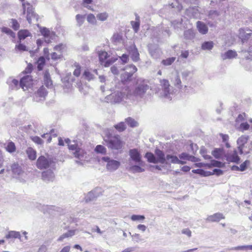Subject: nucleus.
Masks as SVG:
<instances>
[{"mask_svg": "<svg viewBox=\"0 0 252 252\" xmlns=\"http://www.w3.org/2000/svg\"><path fill=\"white\" fill-rule=\"evenodd\" d=\"M250 164V161L249 160H246L242 163H241L240 165L239 168L240 171H245L247 167V166Z\"/></svg>", "mask_w": 252, "mask_h": 252, "instance_id": "obj_59", "label": "nucleus"}, {"mask_svg": "<svg viewBox=\"0 0 252 252\" xmlns=\"http://www.w3.org/2000/svg\"><path fill=\"white\" fill-rule=\"evenodd\" d=\"M74 66L75 67V69L73 71V74L75 76L78 77L81 73V66L76 63H74Z\"/></svg>", "mask_w": 252, "mask_h": 252, "instance_id": "obj_52", "label": "nucleus"}, {"mask_svg": "<svg viewBox=\"0 0 252 252\" xmlns=\"http://www.w3.org/2000/svg\"><path fill=\"white\" fill-rule=\"evenodd\" d=\"M248 138V136L243 135L239 137L237 141V144L238 145V150L241 154H243V147L247 142Z\"/></svg>", "mask_w": 252, "mask_h": 252, "instance_id": "obj_19", "label": "nucleus"}, {"mask_svg": "<svg viewBox=\"0 0 252 252\" xmlns=\"http://www.w3.org/2000/svg\"><path fill=\"white\" fill-rule=\"evenodd\" d=\"M129 156L130 160L134 163L139 165L143 164V162L142 160V156L137 149H130L129 151Z\"/></svg>", "mask_w": 252, "mask_h": 252, "instance_id": "obj_12", "label": "nucleus"}, {"mask_svg": "<svg viewBox=\"0 0 252 252\" xmlns=\"http://www.w3.org/2000/svg\"><path fill=\"white\" fill-rule=\"evenodd\" d=\"M131 24L135 32H137L139 30L140 26L139 21H131Z\"/></svg>", "mask_w": 252, "mask_h": 252, "instance_id": "obj_57", "label": "nucleus"}, {"mask_svg": "<svg viewBox=\"0 0 252 252\" xmlns=\"http://www.w3.org/2000/svg\"><path fill=\"white\" fill-rule=\"evenodd\" d=\"M32 140L37 144H42L43 143V140L38 136H34L32 138Z\"/></svg>", "mask_w": 252, "mask_h": 252, "instance_id": "obj_64", "label": "nucleus"}, {"mask_svg": "<svg viewBox=\"0 0 252 252\" xmlns=\"http://www.w3.org/2000/svg\"><path fill=\"white\" fill-rule=\"evenodd\" d=\"M145 217L143 215H133L131 216L130 219L133 221H139L142 222L144 219Z\"/></svg>", "mask_w": 252, "mask_h": 252, "instance_id": "obj_49", "label": "nucleus"}, {"mask_svg": "<svg viewBox=\"0 0 252 252\" xmlns=\"http://www.w3.org/2000/svg\"><path fill=\"white\" fill-rule=\"evenodd\" d=\"M11 27L12 28L13 30L17 31L19 29L20 24L16 20L12 19L11 20Z\"/></svg>", "mask_w": 252, "mask_h": 252, "instance_id": "obj_54", "label": "nucleus"}, {"mask_svg": "<svg viewBox=\"0 0 252 252\" xmlns=\"http://www.w3.org/2000/svg\"><path fill=\"white\" fill-rule=\"evenodd\" d=\"M127 96V95H126L125 93L116 91L108 95L105 97V101L111 103H120L123 101L124 98Z\"/></svg>", "mask_w": 252, "mask_h": 252, "instance_id": "obj_5", "label": "nucleus"}, {"mask_svg": "<svg viewBox=\"0 0 252 252\" xmlns=\"http://www.w3.org/2000/svg\"><path fill=\"white\" fill-rule=\"evenodd\" d=\"M84 75L85 78L88 80H91L94 79V75L92 74L89 71L85 70L84 73Z\"/></svg>", "mask_w": 252, "mask_h": 252, "instance_id": "obj_60", "label": "nucleus"}, {"mask_svg": "<svg viewBox=\"0 0 252 252\" xmlns=\"http://www.w3.org/2000/svg\"><path fill=\"white\" fill-rule=\"evenodd\" d=\"M252 34V31L249 29H241L239 30V37L243 42L244 40L248 39Z\"/></svg>", "mask_w": 252, "mask_h": 252, "instance_id": "obj_17", "label": "nucleus"}, {"mask_svg": "<svg viewBox=\"0 0 252 252\" xmlns=\"http://www.w3.org/2000/svg\"><path fill=\"white\" fill-rule=\"evenodd\" d=\"M192 172L195 174H198L203 176H207L209 174L204 170L201 169H193L192 170Z\"/></svg>", "mask_w": 252, "mask_h": 252, "instance_id": "obj_55", "label": "nucleus"}, {"mask_svg": "<svg viewBox=\"0 0 252 252\" xmlns=\"http://www.w3.org/2000/svg\"><path fill=\"white\" fill-rule=\"evenodd\" d=\"M18 35L19 39V42H21L22 40L25 39L26 37L32 36L31 33L27 30H22L19 31Z\"/></svg>", "mask_w": 252, "mask_h": 252, "instance_id": "obj_27", "label": "nucleus"}, {"mask_svg": "<svg viewBox=\"0 0 252 252\" xmlns=\"http://www.w3.org/2000/svg\"><path fill=\"white\" fill-rule=\"evenodd\" d=\"M95 151L97 153L105 154L106 152V149L104 146L99 145L95 147Z\"/></svg>", "mask_w": 252, "mask_h": 252, "instance_id": "obj_51", "label": "nucleus"}, {"mask_svg": "<svg viewBox=\"0 0 252 252\" xmlns=\"http://www.w3.org/2000/svg\"><path fill=\"white\" fill-rule=\"evenodd\" d=\"M45 59L43 57H40L37 61V68L39 70H41L45 64Z\"/></svg>", "mask_w": 252, "mask_h": 252, "instance_id": "obj_40", "label": "nucleus"}, {"mask_svg": "<svg viewBox=\"0 0 252 252\" xmlns=\"http://www.w3.org/2000/svg\"><path fill=\"white\" fill-rule=\"evenodd\" d=\"M225 219V216L220 213H217L208 216L206 220L208 222H219L221 220Z\"/></svg>", "mask_w": 252, "mask_h": 252, "instance_id": "obj_16", "label": "nucleus"}, {"mask_svg": "<svg viewBox=\"0 0 252 252\" xmlns=\"http://www.w3.org/2000/svg\"><path fill=\"white\" fill-rule=\"evenodd\" d=\"M11 170L15 175H19L22 173L21 167L17 163H14L12 164Z\"/></svg>", "mask_w": 252, "mask_h": 252, "instance_id": "obj_32", "label": "nucleus"}, {"mask_svg": "<svg viewBox=\"0 0 252 252\" xmlns=\"http://www.w3.org/2000/svg\"><path fill=\"white\" fill-rule=\"evenodd\" d=\"M196 27L199 32L202 34H206L208 31V28L207 26L202 22H197Z\"/></svg>", "mask_w": 252, "mask_h": 252, "instance_id": "obj_24", "label": "nucleus"}, {"mask_svg": "<svg viewBox=\"0 0 252 252\" xmlns=\"http://www.w3.org/2000/svg\"><path fill=\"white\" fill-rule=\"evenodd\" d=\"M5 238L7 239L10 238H18L20 241H24V240L21 238L20 233L16 231H9L5 235Z\"/></svg>", "mask_w": 252, "mask_h": 252, "instance_id": "obj_26", "label": "nucleus"}, {"mask_svg": "<svg viewBox=\"0 0 252 252\" xmlns=\"http://www.w3.org/2000/svg\"><path fill=\"white\" fill-rule=\"evenodd\" d=\"M26 154L30 159L32 160L35 159L36 158V152L32 148H28L26 150Z\"/></svg>", "mask_w": 252, "mask_h": 252, "instance_id": "obj_31", "label": "nucleus"}, {"mask_svg": "<svg viewBox=\"0 0 252 252\" xmlns=\"http://www.w3.org/2000/svg\"><path fill=\"white\" fill-rule=\"evenodd\" d=\"M114 127L118 131L122 132L126 129V125L124 122H122L115 125Z\"/></svg>", "mask_w": 252, "mask_h": 252, "instance_id": "obj_44", "label": "nucleus"}, {"mask_svg": "<svg viewBox=\"0 0 252 252\" xmlns=\"http://www.w3.org/2000/svg\"><path fill=\"white\" fill-rule=\"evenodd\" d=\"M47 94L45 88L42 86L34 94L33 99L36 102L43 101L45 99Z\"/></svg>", "mask_w": 252, "mask_h": 252, "instance_id": "obj_14", "label": "nucleus"}, {"mask_svg": "<svg viewBox=\"0 0 252 252\" xmlns=\"http://www.w3.org/2000/svg\"><path fill=\"white\" fill-rule=\"evenodd\" d=\"M52 131H53V130H51V132L50 133H44L41 135V137L42 138H47V143H50L51 141V140H52L51 134H52Z\"/></svg>", "mask_w": 252, "mask_h": 252, "instance_id": "obj_62", "label": "nucleus"}, {"mask_svg": "<svg viewBox=\"0 0 252 252\" xmlns=\"http://www.w3.org/2000/svg\"><path fill=\"white\" fill-rule=\"evenodd\" d=\"M127 51L133 61L137 62L139 60V54L134 44L129 46L127 48Z\"/></svg>", "mask_w": 252, "mask_h": 252, "instance_id": "obj_15", "label": "nucleus"}, {"mask_svg": "<svg viewBox=\"0 0 252 252\" xmlns=\"http://www.w3.org/2000/svg\"><path fill=\"white\" fill-rule=\"evenodd\" d=\"M166 161H170L172 163L177 164L178 161V158L177 156L167 155L166 156Z\"/></svg>", "mask_w": 252, "mask_h": 252, "instance_id": "obj_39", "label": "nucleus"}, {"mask_svg": "<svg viewBox=\"0 0 252 252\" xmlns=\"http://www.w3.org/2000/svg\"><path fill=\"white\" fill-rule=\"evenodd\" d=\"M213 156L218 159L221 158L224 155V151L222 149H215L212 153Z\"/></svg>", "mask_w": 252, "mask_h": 252, "instance_id": "obj_35", "label": "nucleus"}, {"mask_svg": "<svg viewBox=\"0 0 252 252\" xmlns=\"http://www.w3.org/2000/svg\"><path fill=\"white\" fill-rule=\"evenodd\" d=\"M149 89V86L142 82L138 84L133 92V95L136 97L141 98L143 97L147 91Z\"/></svg>", "mask_w": 252, "mask_h": 252, "instance_id": "obj_10", "label": "nucleus"}, {"mask_svg": "<svg viewBox=\"0 0 252 252\" xmlns=\"http://www.w3.org/2000/svg\"><path fill=\"white\" fill-rule=\"evenodd\" d=\"M123 146V143L119 136L112 137L107 143L108 147L112 149L119 150L121 149Z\"/></svg>", "mask_w": 252, "mask_h": 252, "instance_id": "obj_11", "label": "nucleus"}, {"mask_svg": "<svg viewBox=\"0 0 252 252\" xmlns=\"http://www.w3.org/2000/svg\"><path fill=\"white\" fill-rule=\"evenodd\" d=\"M112 41L116 44L121 43L122 41V36L119 33L114 34L112 37Z\"/></svg>", "mask_w": 252, "mask_h": 252, "instance_id": "obj_50", "label": "nucleus"}, {"mask_svg": "<svg viewBox=\"0 0 252 252\" xmlns=\"http://www.w3.org/2000/svg\"><path fill=\"white\" fill-rule=\"evenodd\" d=\"M85 15L81 14H77L76 15L75 18L78 26L80 27L83 25L85 21Z\"/></svg>", "mask_w": 252, "mask_h": 252, "instance_id": "obj_41", "label": "nucleus"}, {"mask_svg": "<svg viewBox=\"0 0 252 252\" xmlns=\"http://www.w3.org/2000/svg\"><path fill=\"white\" fill-rule=\"evenodd\" d=\"M1 32H4L7 35H10V36L12 37H14L15 36V33L9 28L7 27H2L1 28Z\"/></svg>", "mask_w": 252, "mask_h": 252, "instance_id": "obj_47", "label": "nucleus"}, {"mask_svg": "<svg viewBox=\"0 0 252 252\" xmlns=\"http://www.w3.org/2000/svg\"><path fill=\"white\" fill-rule=\"evenodd\" d=\"M102 160L107 163L106 169L110 172L116 170L120 165V162L119 161L111 159L108 157H103Z\"/></svg>", "mask_w": 252, "mask_h": 252, "instance_id": "obj_7", "label": "nucleus"}, {"mask_svg": "<svg viewBox=\"0 0 252 252\" xmlns=\"http://www.w3.org/2000/svg\"><path fill=\"white\" fill-rule=\"evenodd\" d=\"M227 160L231 162L237 163L240 160V158L237 155L236 151H234L233 153L229 155L227 157Z\"/></svg>", "mask_w": 252, "mask_h": 252, "instance_id": "obj_33", "label": "nucleus"}, {"mask_svg": "<svg viewBox=\"0 0 252 252\" xmlns=\"http://www.w3.org/2000/svg\"><path fill=\"white\" fill-rule=\"evenodd\" d=\"M237 52L234 50H229L223 54H221V57L223 60L231 59L237 57Z\"/></svg>", "mask_w": 252, "mask_h": 252, "instance_id": "obj_21", "label": "nucleus"}, {"mask_svg": "<svg viewBox=\"0 0 252 252\" xmlns=\"http://www.w3.org/2000/svg\"><path fill=\"white\" fill-rule=\"evenodd\" d=\"M55 165L53 160L47 157L40 156L36 161V166L39 169H46Z\"/></svg>", "mask_w": 252, "mask_h": 252, "instance_id": "obj_4", "label": "nucleus"}, {"mask_svg": "<svg viewBox=\"0 0 252 252\" xmlns=\"http://www.w3.org/2000/svg\"><path fill=\"white\" fill-rule=\"evenodd\" d=\"M96 17L98 20L101 21H105L107 19L108 17V14L105 12L100 13L97 14Z\"/></svg>", "mask_w": 252, "mask_h": 252, "instance_id": "obj_46", "label": "nucleus"}, {"mask_svg": "<svg viewBox=\"0 0 252 252\" xmlns=\"http://www.w3.org/2000/svg\"><path fill=\"white\" fill-rule=\"evenodd\" d=\"M95 191H91L89 192L86 196L85 199L86 202H89L93 200L94 198H96L98 195L95 194Z\"/></svg>", "mask_w": 252, "mask_h": 252, "instance_id": "obj_43", "label": "nucleus"}, {"mask_svg": "<svg viewBox=\"0 0 252 252\" xmlns=\"http://www.w3.org/2000/svg\"><path fill=\"white\" fill-rule=\"evenodd\" d=\"M22 5L24 13H25L27 11V19L29 23H31L32 19H37L36 15L32 10V6L29 2L23 3Z\"/></svg>", "mask_w": 252, "mask_h": 252, "instance_id": "obj_9", "label": "nucleus"}, {"mask_svg": "<svg viewBox=\"0 0 252 252\" xmlns=\"http://www.w3.org/2000/svg\"><path fill=\"white\" fill-rule=\"evenodd\" d=\"M172 84L177 88L181 89L182 88V82L178 73L175 74L171 79Z\"/></svg>", "mask_w": 252, "mask_h": 252, "instance_id": "obj_25", "label": "nucleus"}, {"mask_svg": "<svg viewBox=\"0 0 252 252\" xmlns=\"http://www.w3.org/2000/svg\"><path fill=\"white\" fill-rule=\"evenodd\" d=\"M149 51L151 55V56L155 59H157L158 58L159 56V50L158 49H156L155 50H153L152 49L151 46H148Z\"/></svg>", "mask_w": 252, "mask_h": 252, "instance_id": "obj_37", "label": "nucleus"}, {"mask_svg": "<svg viewBox=\"0 0 252 252\" xmlns=\"http://www.w3.org/2000/svg\"><path fill=\"white\" fill-rule=\"evenodd\" d=\"M241 52L244 54L247 60H252V45L249 47L248 50H242Z\"/></svg>", "mask_w": 252, "mask_h": 252, "instance_id": "obj_36", "label": "nucleus"}, {"mask_svg": "<svg viewBox=\"0 0 252 252\" xmlns=\"http://www.w3.org/2000/svg\"><path fill=\"white\" fill-rule=\"evenodd\" d=\"M87 20L88 23L92 25H95L96 23V18L93 14H89L87 15Z\"/></svg>", "mask_w": 252, "mask_h": 252, "instance_id": "obj_45", "label": "nucleus"}, {"mask_svg": "<svg viewBox=\"0 0 252 252\" xmlns=\"http://www.w3.org/2000/svg\"><path fill=\"white\" fill-rule=\"evenodd\" d=\"M5 149L7 152L10 154H12L14 153L16 150V148L15 146V144L12 142H8L6 146H5Z\"/></svg>", "mask_w": 252, "mask_h": 252, "instance_id": "obj_34", "label": "nucleus"}, {"mask_svg": "<svg viewBox=\"0 0 252 252\" xmlns=\"http://www.w3.org/2000/svg\"><path fill=\"white\" fill-rule=\"evenodd\" d=\"M155 156L151 152H148L145 155V158L149 162L157 163H160L162 164H167L166 157L163 152L159 149L155 150Z\"/></svg>", "mask_w": 252, "mask_h": 252, "instance_id": "obj_1", "label": "nucleus"}, {"mask_svg": "<svg viewBox=\"0 0 252 252\" xmlns=\"http://www.w3.org/2000/svg\"><path fill=\"white\" fill-rule=\"evenodd\" d=\"M160 83L161 87V90L159 92L160 96L171 100V95L173 94L169 81L167 80L163 79L160 81Z\"/></svg>", "mask_w": 252, "mask_h": 252, "instance_id": "obj_2", "label": "nucleus"}, {"mask_svg": "<svg viewBox=\"0 0 252 252\" xmlns=\"http://www.w3.org/2000/svg\"><path fill=\"white\" fill-rule=\"evenodd\" d=\"M125 121L128 126L131 127H136L138 126L137 122L130 117L126 119Z\"/></svg>", "mask_w": 252, "mask_h": 252, "instance_id": "obj_42", "label": "nucleus"}, {"mask_svg": "<svg viewBox=\"0 0 252 252\" xmlns=\"http://www.w3.org/2000/svg\"><path fill=\"white\" fill-rule=\"evenodd\" d=\"M54 178V174L51 170H48L42 173V179L45 182L53 181Z\"/></svg>", "mask_w": 252, "mask_h": 252, "instance_id": "obj_18", "label": "nucleus"}, {"mask_svg": "<svg viewBox=\"0 0 252 252\" xmlns=\"http://www.w3.org/2000/svg\"><path fill=\"white\" fill-rule=\"evenodd\" d=\"M211 165L214 167H222L224 166V163L217 160H212Z\"/></svg>", "mask_w": 252, "mask_h": 252, "instance_id": "obj_58", "label": "nucleus"}, {"mask_svg": "<svg viewBox=\"0 0 252 252\" xmlns=\"http://www.w3.org/2000/svg\"><path fill=\"white\" fill-rule=\"evenodd\" d=\"M33 85V80L30 75H26L23 77L20 80L19 86L26 91L30 88Z\"/></svg>", "mask_w": 252, "mask_h": 252, "instance_id": "obj_13", "label": "nucleus"}, {"mask_svg": "<svg viewBox=\"0 0 252 252\" xmlns=\"http://www.w3.org/2000/svg\"><path fill=\"white\" fill-rule=\"evenodd\" d=\"M249 127L250 126L247 123H242L240 125L239 129L243 131L248 130Z\"/></svg>", "mask_w": 252, "mask_h": 252, "instance_id": "obj_61", "label": "nucleus"}, {"mask_svg": "<svg viewBox=\"0 0 252 252\" xmlns=\"http://www.w3.org/2000/svg\"><path fill=\"white\" fill-rule=\"evenodd\" d=\"M175 57H171L165 60H163L161 62V63L164 65H170L175 61Z\"/></svg>", "mask_w": 252, "mask_h": 252, "instance_id": "obj_48", "label": "nucleus"}, {"mask_svg": "<svg viewBox=\"0 0 252 252\" xmlns=\"http://www.w3.org/2000/svg\"><path fill=\"white\" fill-rule=\"evenodd\" d=\"M8 82L9 83V87L12 90H17L21 88V87L19 86L20 82L16 79H10L8 81Z\"/></svg>", "mask_w": 252, "mask_h": 252, "instance_id": "obj_30", "label": "nucleus"}, {"mask_svg": "<svg viewBox=\"0 0 252 252\" xmlns=\"http://www.w3.org/2000/svg\"><path fill=\"white\" fill-rule=\"evenodd\" d=\"M129 165L128 170L132 173H141L145 171L144 169L141 167L143 164L142 165H132L131 161L129 160Z\"/></svg>", "mask_w": 252, "mask_h": 252, "instance_id": "obj_20", "label": "nucleus"}, {"mask_svg": "<svg viewBox=\"0 0 252 252\" xmlns=\"http://www.w3.org/2000/svg\"><path fill=\"white\" fill-rule=\"evenodd\" d=\"M76 230H69L66 233H63L61 236L59 237L58 239V241L59 242H61L63 241V240L66 238L71 237L74 236L75 234Z\"/></svg>", "mask_w": 252, "mask_h": 252, "instance_id": "obj_29", "label": "nucleus"}, {"mask_svg": "<svg viewBox=\"0 0 252 252\" xmlns=\"http://www.w3.org/2000/svg\"><path fill=\"white\" fill-rule=\"evenodd\" d=\"M40 32L41 34L44 36L45 42L46 43H51L56 38L55 33L54 32H50L46 28L40 27Z\"/></svg>", "mask_w": 252, "mask_h": 252, "instance_id": "obj_8", "label": "nucleus"}, {"mask_svg": "<svg viewBox=\"0 0 252 252\" xmlns=\"http://www.w3.org/2000/svg\"><path fill=\"white\" fill-rule=\"evenodd\" d=\"M69 150L73 151L74 157L80 159L87 158V153L81 147L76 141H73V144L69 145Z\"/></svg>", "mask_w": 252, "mask_h": 252, "instance_id": "obj_3", "label": "nucleus"}, {"mask_svg": "<svg viewBox=\"0 0 252 252\" xmlns=\"http://www.w3.org/2000/svg\"><path fill=\"white\" fill-rule=\"evenodd\" d=\"M194 37L195 33L192 29L186 30L184 32V39L185 41H192L194 38Z\"/></svg>", "mask_w": 252, "mask_h": 252, "instance_id": "obj_23", "label": "nucleus"}, {"mask_svg": "<svg viewBox=\"0 0 252 252\" xmlns=\"http://www.w3.org/2000/svg\"><path fill=\"white\" fill-rule=\"evenodd\" d=\"M44 83L46 86L50 88L52 86V81L51 79L49 73L48 71H45L44 73Z\"/></svg>", "mask_w": 252, "mask_h": 252, "instance_id": "obj_28", "label": "nucleus"}, {"mask_svg": "<svg viewBox=\"0 0 252 252\" xmlns=\"http://www.w3.org/2000/svg\"><path fill=\"white\" fill-rule=\"evenodd\" d=\"M99 61L101 65L108 67L117 60V58L112 57L107 59L108 54L105 51H100L98 53Z\"/></svg>", "mask_w": 252, "mask_h": 252, "instance_id": "obj_6", "label": "nucleus"}, {"mask_svg": "<svg viewBox=\"0 0 252 252\" xmlns=\"http://www.w3.org/2000/svg\"><path fill=\"white\" fill-rule=\"evenodd\" d=\"M65 48V45L63 44H60L54 47V50L57 51L59 52V53L62 54L64 49Z\"/></svg>", "mask_w": 252, "mask_h": 252, "instance_id": "obj_56", "label": "nucleus"}, {"mask_svg": "<svg viewBox=\"0 0 252 252\" xmlns=\"http://www.w3.org/2000/svg\"><path fill=\"white\" fill-rule=\"evenodd\" d=\"M125 69L126 71L125 73V75L126 76L127 79H129L137 70L136 67L132 64L126 66Z\"/></svg>", "mask_w": 252, "mask_h": 252, "instance_id": "obj_22", "label": "nucleus"}, {"mask_svg": "<svg viewBox=\"0 0 252 252\" xmlns=\"http://www.w3.org/2000/svg\"><path fill=\"white\" fill-rule=\"evenodd\" d=\"M15 49L16 50H18L19 51H25L29 50L28 48L25 45L21 43L20 42L15 46Z\"/></svg>", "mask_w": 252, "mask_h": 252, "instance_id": "obj_53", "label": "nucleus"}, {"mask_svg": "<svg viewBox=\"0 0 252 252\" xmlns=\"http://www.w3.org/2000/svg\"><path fill=\"white\" fill-rule=\"evenodd\" d=\"M229 250H247V245L245 246H240L234 247H232L228 249Z\"/></svg>", "mask_w": 252, "mask_h": 252, "instance_id": "obj_63", "label": "nucleus"}, {"mask_svg": "<svg viewBox=\"0 0 252 252\" xmlns=\"http://www.w3.org/2000/svg\"><path fill=\"white\" fill-rule=\"evenodd\" d=\"M214 47V43L213 41H206L204 42L201 46V48L204 50H210Z\"/></svg>", "mask_w": 252, "mask_h": 252, "instance_id": "obj_38", "label": "nucleus"}]
</instances>
